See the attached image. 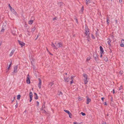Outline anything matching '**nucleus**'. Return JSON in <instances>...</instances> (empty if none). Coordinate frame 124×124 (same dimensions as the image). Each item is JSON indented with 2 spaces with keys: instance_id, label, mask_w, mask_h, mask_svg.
Masks as SVG:
<instances>
[{
  "instance_id": "aec40b11",
  "label": "nucleus",
  "mask_w": 124,
  "mask_h": 124,
  "mask_svg": "<svg viewBox=\"0 0 124 124\" xmlns=\"http://www.w3.org/2000/svg\"><path fill=\"white\" fill-rule=\"evenodd\" d=\"M93 56L94 58L95 57H98L96 53H95L94 54H93Z\"/></svg>"
},
{
  "instance_id": "6e6d98bb",
  "label": "nucleus",
  "mask_w": 124,
  "mask_h": 124,
  "mask_svg": "<svg viewBox=\"0 0 124 124\" xmlns=\"http://www.w3.org/2000/svg\"><path fill=\"white\" fill-rule=\"evenodd\" d=\"M87 38H88L87 40H88V41H89V37H87Z\"/></svg>"
},
{
  "instance_id": "ddd939ff",
  "label": "nucleus",
  "mask_w": 124,
  "mask_h": 124,
  "mask_svg": "<svg viewBox=\"0 0 124 124\" xmlns=\"http://www.w3.org/2000/svg\"><path fill=\"white\" fill-rule=\"evenodd\" d=\"M108 41H107L108 43L110 46L111 45L110 43L111 42V39L110 38H108Z\"/></svg>"
},
{
  "instance_id": "a878e982",
  "label": "nucleus",
  "mask_w": 124,
  "mask_h": 124,
  "mask_svg": "<svg viewBox=\"0 0 124 124\" xmlns=\"http://www.w3.org/2000/svg\"><path fill=\"white\" fill-rule=\"evenodd\" d=\"M123 88V87L122 86H121L119 88L118 90H121Z\"/></svg>"
},
{
  "instance_id": "f8f14e48",
  "label": "nucleus",
  "mask_w": 124,
  "mask_h": 124,
  "mask_svg": "<svg viewBox=\"0 0 124 124\" xmlns=\"http://www.w3.org/2000/svg\"><path fill=\"white\" fill-rule=\"evenodd\" d=\"M88 78H84L83 79L84 82V84H87V83L88 81L87 80Z\"/></svg>"
},
{
  "instance_id": "b1692460",
  "label": "nucleus",
  "mask_w": 124,
  "mask_h": 124,
  "mask_svg": "<svg viewBox=\"0 0 124 124\" xmlns=\"http://www.w3.org/2000/svg\"><path fill=\"white\" fill-rule=\"evenodd\" d=\"M27 31L28 32V33H27L28 35L29 36H30L31 35V34L30 33V31H29L28 30H27Z\"/></svg>"
},
{
  "instance_id": "052dcab7",
  "label": "nucleus",
  "mask_w": 124,
  "mask_h": 124,
  "mask_svg": "<svg viewBox=\"0 0 124 124\" xmlns=\"http://www.w3.org/2000/svg\"><path fill=\"white\" fill-rule=\"evenodd\" d=\"M122 72H121V71H120V73L121 74H122L123 73Z\"/></svg>"
},
{
  "instance_id": "864d4df0",
  "label": "nucleus",
  "mask_w": 124,
  "mask_h": 124,
  "mask_svg": "<svg viewBox=\"0 0 124 124\" xmlns=\"http://www.w3.org/2000/svg\"><path fill=\"white\" fill-rule=\"evenodd\" d=\"M12 64V62H10V64L9 65H11V64Z\"/></svg>"
},
{
  "instance_id": "37998d69",
  "label": "nucleus",
  "mask_w": 124,
  "mask_h": 124,
  "mask_svg": "<svg viewBox=\"0 0 124 124\" xmlns=\"http://www.w3.org/2000/svg\"><path fill=\"white\" fill-rule=\"evenodd\" d=\"M98 58V57H94V60H95L96 61L97 60V58Z\"/></svg>"
},
{
  "instance_id": "338daca9",
  "label": "nucleus",
  "mask_w": 124,
  "mask_h": 124,
  "mask_svg": "<svg viewBox=\"0 0 124 124\" xmlns=\"http://www.w3.org/2000/svg\"><path fill=\"white\" fill-rule=\"evenodd\" d=\"M82 10H83V7H82Z\"/></svg>"
},
{
  "instance_id": "680f3d73",
  "label": "nucleus",
  "mask_w": 124,
  "mask_h": 124,
  "mask_svg": "<svg viewBox=\"0 0 124 124\" xmlns=\"http://www.w3.org/2000/svg\"><path fill=\"white\" fill-rule=\"evenodd\" d=\"M49 54H51V55H53V54H51V53H50V52L49 53Z\"/></svg>"
},
{
  "instance_id": "f03ea898",
  "label": "nucleus",
  "mask_w": 124,
  "mask_h": 124,
  "mask_svg": "<svg viewBox=\"0 0 124 124\" xmlns=\"http://www.w3.org/2000/svg\"><path fill=\"white\" fill-rule=\"evenodd\" d=\"M85 31L84 34L85 35V36H87V37H89L90 32L89 31V30L87 27H85Z\"/></svg>"
},
{
  "instance_id": "72a5a7b5",
  "label": "nucleus",
  "mask_w": 124,
  "mask_h": 124,
  "mask_svg": "<svg viewBox=\"0 0 124 124\" xmlns=\"http://www.w3.org/2000/svg\"><path fill=\"white\" fill-rule=\"evenodd\" d=\"M70 84H72L74 82L73 81V79H71V81H70Z\"/></svg>"
},
{
  "instance_id": "39448f33",
  "label": "nucleus",
  "mask_w": 124,
  "mask_h": 124,
  "mask_svg": "<svg viewBox=\"0 0 124 124\" xmlns=\"http://www.w3.org/2000/svg\"><path fill=\"white\" fill-rule=\"evenodd\" d=\"M19 44L20 45L21 47H22L25 45V43L22 41H18Z\"/></svg>"
},
{
  "instance_id": "a18cd8bd",
  "label": "nucleus",
  "mask_w": 124,
  "mask_h": 124,
  "mask_svg": "<svg viewBox=\"0 0 124 124\" xmlns=\"http://www.w3.org/2000/svg\"><path fill=\"white\" fill-rule=\"evenodd\" d=\"M17 106H18V104H17V103L16 104V105H15V107H16V108H17Z\"/></svg>"
},
{
  "instance_id": "0eeeda50",
  "label": "nucleus",
  "mask_w": 124,
  "mask_h": 124,
  "mask_svg": "<svg viewBox=\"0 0 124 124\" xmlns=\"http://www.w3.org/2000/svg\"><path fill=\"white\" fill-rule=\"evenodd\" d=\"M64 78L65 82H69L70 79V78L68 77L67 78H65V77H64Z\"/></svg>"
},
{
  "instance_id": "a211bd4d",
  "label": "nucleus",
  "mask_w": 124,
  "mask_h": 124,
  "mask_svg": "<svg viewBox=\"0 0 124 124\" xmlns=\"http://www.w3.org/2000/svg\"><path fill=\"white\" fill-rule=\"evenodd\" d=\"M109 18L108 17H107V23L108 25L109 24Z\"/></svg>"
},
{
  "instance_id": "1a4fd4ad",
  "label": "nucleus",
  "mask_w": 124,
  "mask_h": 124,
  "mask_svg": "<svg viewBox=\"0 0 124 124\" xmlns=\"http://www.w3.org/2000/svg\"><path fill=\"white\" fill-rule=\"evenodd\" d=\"M15 51V49H13V50H12V51H11V52H10V53L9 54V56L10 57H11L12 56L13 54H14Z\"/></svg>"
},
{
  "instance_id": "9b49d317",
  "label": "nucleus",
  "mask_w": 124,
  "mask_h": 124,
  "mask_svg": "<svg viewBox=\"0 0 124 124\" xmlns=\"http://www.w3.org/2000/svg\"><path fill=\"white\" fill-rule=\"evenodd\" d=\"M100 50L101 54L103 53L104 52V50L102 47L101 46H100Z\"/></svg>"
},
{
  "instance_id": "4d7b16f0",
  "label": "nucleus",
  "mask_w": 124,
  "mask_h": 124,
  "mask_svg": "<svg viewBox=\"0 0 124 124\" xmlns=\"http://www.w3.org/2000/svg\"><path fill=\"white\" fill-rule=\"evenodd\" d=\"M113 93L114 94V93H115V91H114V89H113Z\"/></svg>"
},
{
  "instance_id": "412c9836",
  "label": "nucleus",
  "mask_w": 124,
  "mask_h": 124,
  "mask_svg": "<svg viewBox=\"0 0 124 124\" xmlns=\"http://www.w3.org/2000/svg\"><path fill=\"white\" fill-rule=\"evenodd\" d=\"M35 30V28L34 27L33 28H32L31 29V32H32V33L34 32V31Z\"/></svg>"
},
{
  "instance_id": "bf43d9fd",
  "label": "nucleus",
  "mask_w": 124,
  "mask_h": 124,
  "mask_svg": "<svg viewBox=\"0 0 124 124\" xmlns=\"http://www.w3.org/2000/svg\"><path fill=\"white\" fill-rule=\"evenodd\" d=\"M107 105V104H106V102H105V103L104 104V105Z\"/></svg>"
},
{
  "instance_id": "4be33fe9",
  "label": "nucleus",
  "mask_w": 124,
  "mask_h": 124,
  "mask_svg": "<svg viewBox=\"0 0 124 124\" xmlns=\"http://www.w3.org/2000/svg\"><path fill=\"white\" fill-rule=\"evenodd\" d=\"M64 111L66 113H67L68 114L70 113V112L69 111L67 110H64Z\"/></svg>"
},
{
  "instance_id": "6ab92c4d",
  "label": "nucleus",
  "mask_w": 124,
  "mask_h": 124,
  "mask_svg": "<svg viewBox=\"0 0 124 124\" xmlns=\"http://www.w3.org/2000/svg\"><path fill=\"white\" fill-rule=\"evenodd\" d=\"M33 22V20H30L28 22V23L29 24L31 25L32 24Z\"/></svg>"
},
{
  "instance_id": "13d9d810",
  "label": "nucleus",
  "mask_w": 124,
  "mask_h": 124,
  "mask_svg": "<svg viewBox=\"0 0 124 124\" xmlns=\"http://www.w3.org/2000/svg\"><path fill=\"white\" fill-rule=\"evenodd\" d=\"M111 37L112 38H113L114 37V36H113V35H112V36H111Z\"/></svg>"
},
{
  "instance_id": "bb28decb",
  "label": "nucleus",
  "mask_w": 124,
  "mask_h": 124,
  "mask_svg": "<svg viewBox=\"0 0 124 124\" xmlns=\"http://www.w3.org/2000/svg\"><path fill=\"white\" fill-rule=\"evenodd\" d=\"M81 114L83 116H84L85 115V113L83 112H81Z\"/></svg>"
},
{
  "instance_id": "69168bd1",
  "label": "nucleus",
  "mask_w": 124,
  "mask_h": 124,
  "mask_svg": "<svg viewBox=\"0 0 124 124\" xmlns=\"http://www.w3.org/2000/svg\"><path fill=\"white\" fill-rule=\"evenodd\" d=\"M43 110L45 112H46V111L45 110Z\"/></svg>"
},
{
  "instance_id": "09e8293b",
  "label": "nucleus",
  "mask_w": 124,
  "mask_h": 124,
  "mask_svg": "<svg viewBox=\"0 0 124 124\" xmlns=\"http://www.w3.org/2000/svg\"><path fill=\"white\" fill-rule=\"evenodd\" d=\"M90 60V59L89 58H87V61H89Z\"/></svg>"
},
{
  "instance_id": "ea45409f",
  "label": "nucleus",
  "mask_w": 124,
  "mask_h": 124,
  "mask_svg": "<svg viewBox=\"0 0 124 124\" xmlns=\"http://www.w3.org/2000/svg\"><path fill=\"white\" fill-rule=\"evenodd\" d=\"M105 98L104 97H102L101 98V99L102 100V101L103 102L104 99Z\"/></svg>"
},
{
  "instance_id": "79ce46f5",
  "label": "nucleus",
  "mask_w": 124,
  "mask_h": 124,
  "mask_svg": "<svg viewBox=\"0 0 124 124\" xmlns=\"http://www.w3.org/2000/svg\"><path fill=\"white\" fill-rule=\"evenodd\" d=\"M37 106H39V102H38V101H37Z\"/></svg>"
},
{
  "instance_id": "3c124183",
  "label": "nucleus",
  "mask_w": 124,
  "mask_h": 124,
  "mask_svg": "<svg viewBox=\"0 0 124 124\" xmlns=\"http://www.w3.org/2000/svg\"><path fill=\"white\" fill-rule=\"evenodd\" d=\"M102 124H106V123L105 122H103L102 123Z\"/></svg>"
},
{
  "instance_id": "393cba45",
  "label": "nucleus",
  "mask_w": 124,
  "mask_h": 124,
  "mask_svg": "<svg viewBox=\"0 0 124 124\" xmlns=\"http://www.w3.org/2000/svg\"><path fill=\"white\" fill-rule=\"evenodd\" d=\"M68 114L69 115V117H70V118H72V117H71V116H72V114L70 112V113Z\"/></svg>"
},
{
  "instance_id": "4468645a",
  "label": "nucleus",
  "mask_w": 124,
  "mask_h": 124,
  "mask_svg": "<svg viewBox=\"0 0 124 124\" xmlns=\"http://www.w3.org/2000/svg\"><path fill=\"white\" fill-rule=\"evenodd\" d=\"M86 4L87 6H88L90 2V0H86Z\"/></svg>"
},
{
  "instance_id": "774afa93",
  "label": "nucleus",
  "mask_w": 124,
  "mask_h": 124,
  "mask_svg": "<svg viewBox=\"0 0 124 124\" xmlns=\"http://www.w3.org/2000/svg\"><path fill=\"white\" fill-rule=\"evenodd\" d=\"M47 50L48 51V49H47Z\"/></svg>"
},
{
  "instance_id": "5fc2aeb1",
  "label": "nucleus",
  "mask_w": 124,
  "mask_h": 124,
  "mask_svg": "<svg viewBox=\"0 0 124 124\" xmlns=\"http://www.w3.org/2000/svg\"><path fill=\"white\" fill-rule=\"evenodd\" d=\"M101 54L100 55V57H102V54Z\"/></svg>"
},
{
  "instance_id": "0e129e2a",
  "label": "nucleus",
  "mask_w": 124,
  "mask_h": 124,
  "mask_svg": "<svg viewBox=\"0 0 124 124\" xmlns=\"http://www.w3.org/2000/svg\"><path fill=\"white\" fill-rule=\"evenodd\" d=\"M8 6H9V8H10V7H11V6H10V4H9Z\"/></svg>"
},
{
  "instance_id": "423d86ee",
  "label": "nucleus",
  "mask_w": 124,
  "mask_h": 124,
  "mask_svg": "<svg viewBox=\"0 0 124 124\" xmlns=\"http://www.w3.org/2000/svg\"><path fill=\"white\" fill-rule=\"evenodd\" d=\"M38 80L39 81V83L38 84V86L39 88L40 89L41 88V81L40 78L38 79Z\"/></svg>"
},
{
  "instance_id": "c9c22d12",
  "label": "nucleus",
  "mask_w": 124,
  "mask_h": 124,
  "mask_svg": "<svg viewBox=\"0 0 124 124\" xmlns=\"http://www.w3.org/2000/svg\"><path fill=\"white\" fill-rule=\"evenodd\" d=\"M58 4L59 5H60V6L62 5V3L61 2L59 3Z\"/></svg>"
},
{
  "instance_id": "c85d7f7f",
  "label": "nucleus",
  "mask_w": 124,
  "mask_h": 124,
  "mask_svg": "<svg viewBox=\"0 0 124 124\" xmlns=\"http://www.w3.org/2000/svg\"><path fill=\"white\" fill-rule=\"evenodd\" d=\"M4 31V29L3 28V27H2V28L1 30V32H3Z\"/></svg>"
},
{
  "instance_id": "2f4dec72",
  "label": "nucleus",
  "mask_w": 124,
  "mask_h": 124,
  "mask_svg": "<svg viewBox=\"0 0 124 124\" xmlns=\"http://www.w3.org/2000/svg\"><path fill=\"white\" fill-rule=\"evenodd\" d=\"M121 43L124 44V39H122L121 40Z\"/></svg>"
},
{
  "instance_id": "e2e57ef3",
  "label": "nucleus",
  "mask_w": 124,
  "mask_h": 124,
  "mask_svg": "<svg viewBox=\"0 0 124 124\" xmlns=\"http://www.w3.org/2000/svg\"><path fill=\"white\" fill-rule=\"evenodd\" d=\"M64 74L66 75H67V73H64Z\"/></svg>"
},
{
  "instance_id": "c03bdc74",
  "label": "nucleus",
  "mask_w": 124,
  "mask_h": 124,
  "mask_svg": "<svg viewBox=\"0 0 124 124\" xmlns=\"http://www.w3.org/2000/svg\"><path fill=\"white\" fill-rule=\"evenodd\" d=\"M74 124H80L79 123H76V122H74L73 123Z\"/></svg>"
},
{
  "instance_id": "de8ad7c7",
  "label": "nucleus",
  "mask_w": 124,
  "mask_h": 124,
  "mask_svg": "<svg viewBox=\"0 0 124 124\" xmlns=\"http://www.w3.org/2000/svg\"><path fill=\"white\" fill-rule=\"evenodd\" d=\"M30 101H30V102H31V101H32V98H30Z\"/></svg>"
},
{
  "instance_id": "dca6fc26",
  "label": "nucleus",
  "mask_w": 124,
  "mask_h": 124,
  "mask_svg": "<svg viewBox=\"0 0 124 124\" xmlns=\"http://www.w3.org/2000/svg\"><path fill=\"white\" fill-rule=\"evenodd\" d=\"M83 76L84 78H88L87 75L85 73L83 74Z\"/></svg>"
},
{
  "instance_id": "6e6552de",
  "label": "nucleus",
  "mask_w": 124,
  "mask_h": 124,
  "mask_svg": "<svg viewBox=\"0 0 124 124\" xmlns=\"http://www.w3.org/2000/svg\"><path fill=\"white\" fill-rule=\"evenodd\" d=\"M86 97L87 98L86 103L87 104H89V103L91 101V99L89 98L87 96Z\"/></svg>"
},
{
  "instance_id": "7c9ffc66",
  "label": "nucleus",
  "mask_w": 124,
  "mask_h": 124,
  "mask_svg": "<svg viewBox=\"0 0 124 124\" xmlns=\"http://www.w3.org/2000/svg\"><path fill=\"white\" fill-rule=\"evenodd\" d=\"M74 77L75 76H74L73 75L71 77V79L73 80V79H74Z\"/></svg>"
},
{
  "instance_id": "7ed1b4c3",
  "label": "nucleus",
  "mask_w": 124,
  "mask_h": 124,
  "mask_svg": "<svg viewBox=\"0 0 124 124\" xmlns=\"http://www.w3.org/2000/svg\"><path fill=\"white\" fill-rule=\"evenodd\" d=\"M18 65H16L15 66L14 68V70L13 72H12V73L13 75H14L15 74V73H16L17 72V68H18Z\"/></svg>"
},
{
  "instance_id": "58836bf2",
  "label": "nucleus",
  "mask_w": 124,
  "mask_h": 124,
  "mask_svg": "<svg viewBox=\"0 0 124 124\" xmlns=\"http://www.w3.org/2000/svg\"><path fill=\"white\" fill-rule=\"evenodd\" d=\"M75 20H76V22L77 23H78V19H77V18H75Z\"/></svg>"
},
{
  "instance_id": "49530a36",
  "label": "nucleus",
  "mask_w": 124,
  "mask_h": 124,
  "mask_svg": "<svg viewBox=\"0 0 124 124\" xmlns=\"http://www.w3.org/2000/svg\"><path fill=\"white\" fill-rule=\"evenodd\" d=\"M56 17L54 18L53 19V20H56Z\"/></svg>"
},
{
  "instance_id": "20e7f679",
  "label": "nucleus",
  "mask_w": 124,
  "mask_h": 124,
  "mask_svg": "<svg viewBox=\"0 0 124 124\" xmlns=\"http://www.w3.org/2000/svg\"><path fill=\"white\" fill-rule=\"evenodd\" d=\"M26 82L28 84H29L30 83V78H29V75L28 74L27 75V79L26 80Z\"/></svg>"
},
{
  "instance_id": "8fccbe9b",
  "label": "nucleus",
  "mask_w": 124,
  "mask_h": 124,
  "mask_svg": "<svg viewBox=\"0 0 124 124\" xmlns=\"http://www.w3.org/2000/svg\"><path fill=\"white\" fill-rule=\"evenodd\" d=\"M119 2L121 3L122 2V0H119Z\"/></svg>"
},
{
  "instance_id": "cd10ccee",
  "label": "nucleus",
  "mask_w": 124,
  "mask_h": 124,
  "mask_svg": "<svg viewBox=\"0 0 124 124\" xmlns=\"http://www.w3.org/2000/svg\"><path fill=\"white\" fill-rule=\"evenodd\" d=\"M54 84L53 83H52V82H50L49 84V85H50L51 86H52Z\"/></svg>"
},
{
  "instance_id": "4c0bfd02",
  "label": "nucleus",
  "mask_w": 124,
  "mask_h": 124,
  "mask_svg": "<svg viewBox=\"0 0 124 124\" xmlns=\"http://www.w3.org/2000/svg\"><path fill=\"white\" fill-rule=\"evenodd\" d=\"M11 66V65H9L8 67L7 68V69L8 70H9V69L10 68V67Z\"/></svg>"
},
{
  "instance_id": "f257e3e1",
  "label": "nucleus",
  "mask_w": 124,
  "mask_h": 124,
  "mask_svg": "<svg viewBox=\"0 0 124 124\" xmlns=\"http://www.w3.org/2000/svg\"><path fill=\"white\" fill-rule=\"evenodd\" d=\"M51 46L54 49L57 50L58 48H62L63 46V44L61 42H55L54 44L52 42Z\"/></svg>"
},
{
  "instance_id": "c756f323",
  "label": "nucleus",
  "mask_w": 124,
  "mask_h": 124,
  "mask_svg": "<svg viewBox=\"0 0 124 124\" xmlns=\"http://www.w3.org/2000/svg\"><path fill=\"white\" fill-rule=\"evenodd\" d=\"M45 105H43L42 106L41 108V109L42 110H43V108H45Z\"/></svg>"
},
{
  "instance_id": "603ef678",
  "label": "nucleus",
  "mask_w": 124,
  "mask_h": 124,
  "mask_svg": "<svg viewBox=\"0 0 124 124\" xmlns=\"http://www.w3.org/2000/svg\"><path fill=\"white\" fill-rule=\"evenodd\" d=\"M115 21H116V23H117V22H118V21H117V20H116Z\"/></svg>"
},
{
  "instance_id": "2eb2a0df",
  "label": "nucleus",
  "mask_w": 124,
  "mask_h": 124,
  "mask_svg": "<svg viewBox=\"0 0 124 124\" xmlns=\"http://www.w3.org/2000/svg\"><path fill=\"white\" fill-rule=\"evenodd\" d=\"M29 96L30 98H32L33 97V94L32 92H30L29 93Z\"/></svg>"
},
{
  "instance_id": "5701e85b",
  "label": "nucleus",
  "mask_w": 124,
  "mask_h": 124,
  "mask_svg": "<svg viewBox=\"0 0 124 124\" xmlns=\"http://www.w3.org/2000/svg\"><path fill=\"white\" fill-rule=\"evenodd\" d=\"M20 97H21L20 95L19 94L17 96V99H18V100H19L20 99Z\"/></svg>"
},
{
  "instance_id": "a19ab883",
  "label": "nucleus",
  "mask_w": 124,
  "mask_h": 124,
  "mask_svg": "<svg viewBox=\"0 0 124 124\" xmlns=\"http://www.w3.org/2000/svg\"><path fill=\"white\" fill-rule=\"evenodd\" d=\"M39 36V34L37 36L36 38L35 39V40H36L38 38Z\"/></svg>"
},
{
  "instance_id": "f3484780",
  "label": "nucleus",
  "mask_w": 124,
  "mask_h": 124,
  "mask_svg": "<svg viewBox=\"0 0 124 124\" xmlns=\"http://www.w3.org/2000/svg\"><path fill=\"white\" fill-rule=\"evenodd\" d=\"M34 94L35 95H36V96H35L34 97L35 99L36 100L38 99V96H37V93H34Z\"/></svg>"
},
{
  "instance_id": "e433bc0d",
  "label": "nucleus",
  "mask_w": 124,
  "mask_h": 124,
  "mask_svg": "<svg viewBox=\"0 0 124 124\" xmlns=\"http://www.w3.org/2000/svg\"><path fill=\"white\" fill-rule=\"evenodd\" d=\"M62 93L61 92H60L59 93V95H62Z\"/></svg>"
},
{
  "instance_id": "f704fd0d",
  "label": "nucleus",
  "mask_w": 124,
  "mask_h": 124,
  "mask_svg": "<svg viewBox=\"0 0 124 124\" xmlns=\"http://www.w3.org/2000/svg\"><path fill=\"white\" fill-rule=\"evenodd\" d=\"M92 37L93 39H95V37L92 34Z\"/></svg>"
},
{
  "instance_id": "473e14b6",
  "label": "nucleus",
  "mask_w": 124,
  "mask_h": 124,
  "mask_svg": "<svg viewBox=\"0 0 124 124\" xmlns=\"http://www.w3.org/2000/svg\"><path fill=\"white\" fill-rule=\"evenodd\" d=\"M120 45L122 47H124V44L121 43L120 44Z\"/></svg>"
},
{
  "instance_id": "9d476101",
  "label": "nucleus",
  "mask_w": 124,
  "mask_h": 124,
  "mask_svg": "<svg viewBox=\"0 0 124 124\" xmlns=\"http://www.w3.org/2000/svg\"><path fill=\"white\" fill-rule=\"evenodd\" d=\"M10 10L12 11V13H14L15 11L14 10V9H13L11 7H10L9 8Z\"/></svg>"
}]
</instances>
